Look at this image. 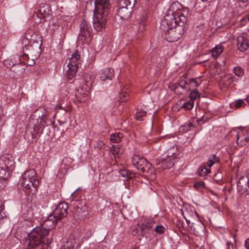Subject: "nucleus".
<instances>
[{
    "instance_id": "obj_49",
    "label": "nucleus",
    "mask_w": 249,
    "mask_h": 249,
    "mask_svg": "<svg viewBox=\"0 0 249 249\" xmlns=\"http://www.w3.org/2000/svg\"><path fill=\"white\" fill-rule=\"evenodd\" d=\"M6 179L3 178H0V190H1L5 186Z\"/></svg>"
},
{
    "instance_id": "obj_25",
    "label": "nucleus",
    "mask_w": 249,
    "mask_h": 249,
    "mask_svg": "<svg viewBox=\"0 0 249 249\" xmlns=\"http://www.w3.org/2000/svg\"><path fill=\"white\" fill-rule=\"evenodd\" d=\"M13 71L16 73L15 76L17 77L21 76L25 71V68L21 67L20 64H16L13 69Z\"/></svg>"
},
{
    "instance_id": "obj_17",
    "label": "nucleus",
    "mask_w": 249,
    "mask_h": 249,
    "mask_svg": "<svg viewBox=\"0 0 249 249\" xmlns=\"http://www.w3.org/2000/svg\"><path fill=\"white\" fill-rule=\"evenodd\" d=\"M155 221L152 219H148L140 226V228L142 233L148 232L150 230L154 229Z\"/></svg>"
},
{
    "instance_id": "obj_2",
    "label": "nucleus",
    "mask_w": 249,
    "mask_h": 249,
    "mask_svg": "<svg viewBox=\"0 0 249 249\" xmlns=\"http://www.w3.org/2000/svg\"><path fill=\"white\" fill-rule=\"evenodd\" d=\"M52 235L43 226L36 227L28 234L24 242L27 249H47L52 242Z\"/></svg>"
},
{
    "instance_id": "obj_32",
    "label": "nucleus",
    "mask_w": 249,
    "mask_h": 249,
    "mask_svg": "<svg viewBox=\"0 0 249 249\" xmlns=\"http://www.w3.org/2000/svg\"><path fill=\"white\" fill-rule=\"evenodd\" d=\"M119 101L121 102H124L129 99V96L127 91L124 90H122L119 95Z\"/></svg>"
},
{
    "instance_id": "obj_47",
    "label": "nucleus",
    "mask_w": 249,
    "mask_h": 249,
    "mask_svg": "<svg viewBox=\"0 0 249 249\" xmlns=\"http://www.w3.org/2000/svg\"><path fill=\"white\" fill-rule=\"evenodd\" d=\"M6 162L0 159V170H5L6 172L7 169H6Z\"/></svg>"
},
{
    "instance_id": "obj_12",
    "label": "nucleus",
    "mask_w": 249,
    "mask_h": 249,
    "mask_svg": "<svg viewBox=\"0 0 249 249\" xmlns=\"http://www.w3.org/2000/svg\"><path fill=\"white\" fill-rule=\"evenodd\" d=\"M68 207V204L66 202L62 201L58 204L54 210L53 214L60 220L67 215Z\"/></svg>"
},
{
    "instance_id": "obj_56",
    "label": "nucleus",
    "mask_w": 249,
    "mask_h": 249,
    "mask_svg": "<svg viewBox=\"0 0 249 249\" xmlns=\"http://www.w3.org/2000/svg\"><path fill=\"white\" fill-rule=\"evenodd\" d=\"M36 118V122L37 121V120H38V123H40V120H39V118H37L36 117L35 118Z\"/></svg>"
},
{
    "instance_id": "obj_27",
    "label": "nucleus",
    "mask_w": 249,
    "mask_h": 249,
    "mask_svg": "<svg viewBox=\"0 0 249 249\" xmlns=\"http://www.w3.org/2000/svg\"><path fill=\"white\" fill-rule=\"evenodd\" d=\"M197 172L200 177H205L210 172V170L205 165H201L199 167Z\"/></svg>"
},
{
    "instance_id": "obj_43",
    "label": "nucleus",
    "mask_w": 249,
    "mask_h": 249,
    "mask_svg": "<svg viewBox=\"0 0 249 249\" xmlns=\"http://www.w3.org/2000/svg\"><path fill=\"white\" fill-rule=\"evenodd\" d=\"M76 98H77V101L78 102L84 103V102H86V101L87 99V94L86 93H84L83 95L81 97H80V96H77L76 95Z\"/></svg>"
},
{
    "instance_id": "obj_48",
    "label": "nucleus",
    "mask_w": 249,
    "mask_h": 249,
    "mask_svg": "<svg viewBox=\"0 0 249 249\" xmlns=\"http://www.w3.org/2000/svg\"><path fill=\"white\" fill-rule=\"evenodd\" d=\"M174 153V148L172 147V148L168 150V151L167 152L166 157L171 158L172 156H173Z\"/></svg>"
},
{
    "instance_id": "obj_5",
    "label": "nucleus",
    "mask_w": 249,
    "mask_h": 249,
    "mask_svg": "<svg viewBox=\"0 0 249 249\" xmlns=\"http://www.w3.org/2000/svg\"><path fill=\"white\" fill-rule=\"evenodd\" d=\"M110 11L94 8L93 17V27L97 32L101 31L106 28L107 22L108 19V14Z\"/></svg>"
},
{
    "instance_id": "obj_54",
    "label": "nucleus",
    "mask_w": 249,
    "mask_h": 249,
    "mask_svg": "<svg viewBox=\"0 0 249 249\" xmlns=\"http://www.w3.org/2000/svg\"><path fill=\"white\" fill-rule=\"evenodd\" d=\"M22 57L24 59H26V58H28V55L27 54H24L22 55Z\"/></svg>"
},
{
    "instance_id": "obj_51",
    "label": "nucleus",
    "mask_w": 249,
    "mask_h": 249,
    "mask_svg": "<svg viewBox=\"0 0 249 249\" xmlns=\"http://www.w3.org/2000/svg\"><path fill=\"white\" fill-rule=\"evenodd\" d=\"M6 172L5 170H0V178L5 179V176L6 175Z\"/></svg>"
},
{
    "instance_id": "obj_41",
    "label": "nucleus",
    "mask_w": 249,
    "mask_h": 249,
    "mask_svg": "<svg viewBox=\"0 0 249 249\" xmlns=\"http://www.w3.org/2000/svg\"><path fill=\"white\" fill-rule=\"evenodd\" d=\"M193 125L192 123H189L188 124H185L182 125L180 127V129L184 132H186L188 131L191 127H193Z\"/></svg>"
},
{
    "instance_id": "obj_28",
    "label": "nucleus",
    "mask_w": 249,
    "mask_h": 249,
    "mask_svg": "<svg viewBox=\"0 0 249 249\" xmlns=\"http://www.w3.org/2000/svg\"><path fill=\"white\" fill-rule=\"evenodd\" d=\"M223 48L221 46H218L214 47L212 52V55L214 58H216L220 55L223 52Z\"/></svg>"
},
{
    "instance_id": "obj_39",
    "label": "nucleus",
    "mask_w": 249,
    "mask_h": 249,
    "mask_svg": "<svg viewBox=\"0 0 249 249\" xmlns=\"http://www.w3.org/2000/svg\"><path fill=\"white\" fill-rule=\"evenodd\" d=\"M154 230L159 234H162L164 232L165 229L161 225H156Z\"/></svg>"
},
{
    "instance_id": "obj_24",
    "label": "nucleus",
    "mask_w": 249,
    "mask_h": 249,
    "mask_svg": "<svg viewBox=\"0 0 249 249\" xmlns=\"http://www.w3.org/2000/svg\"><path fill=\"white\" fill-rule=\"evenodd\" d=\"M110 152L114 156L115 158H117L120 157L123 151L120 149L118 145H112L110 149Z\"/></svg>"
},
{
    "instance_id": "obj_53",
    "label": "nucleus",
    "mask_w": 249,
    "mask_h": 249,
    "mask_svg": "<svg viewBox=\"0 0 249 249\" xmlns=\"http://www.w3.org/2000/svg\"><path fill=\"white\" fill-rule=\"evenodd\" d=\"M239 2L245 3L249 1V0H236Z\"/></svg>"
},
{
    "instance_id": "obj_7",
    "label": "nucleus",
    "mask_w": 249,
    "mask_h": 249,
    "mask_svg": "<svg viewBox=\"0 0 249 249\" xmlns=\"http://www.w3.org/2000/svg\"><path fill=\"white\" fill-rule=\"evenodd\" d=\"M185 23H180L173 28L164 32L165 39L170 42H173L180 39L184 33V25Z\"/></svg>"
},
{
    "instance_id": "obj_50",
    "label": "nucleus",
    "mask_w": 249,
    "mask_h": 249,
    "mask_svg": "<svg viewBox=\"0 0 249 249\" xmlns=\"http://www.w3.org/2000/svg\"><path fill=\"white\" fill-rule=\"evenodd\" d=\"M85 80L86 82V84L88 87H89L92 85V82L91 81V78L89 76H85Z\"/></svg>"
},
{
    "instance_id": "obj_45",
    "label": "nucleus",
    "mask_w": 249,
    "mask_h": 249,
    "mask_svg": "<svg viewBox=\"0 0 249 249\" xmlns=\"http://www.w3.org/2000/svg\"><path fill=\"white\" fill-rule=\"evenodd\" d=\"M105 143L102 141H98L96 142V147L98 149H102L104 148Z\"/></svg>"
},
{
    "instance_id": "obj_59",
    "label": "nucleus",
    "mask_w": 249,
    "mask_h": 249,
    "mask_svg": "<svg viewBox=\"0 0 249 249\" xmlns=\"http://www.w3.org/2000/svg\"><path fill=\"white\" fill-rule=\"evenodd\" d=\"M228 249H229V247H228Z\"/></svg>"
},
{
    "instance_id": "obj_46",
    "label": "nucleus",
    "mask_w": 249,
    "mask_h": 249,
    "mask_svg": "<svg viewBox=\"0 0 249 249\" xmlns=\"http://www.w3.org/2000/svg\"><path fill=\"white\" fill-rule=\"evenodd\" d=\"M122 176L124 177H127V178H132L133 177V174L128 171H124L122 173Z\"/></svg>"
},
{
    "instance_id": "obj_22",
    "label": "nucleus",
    "mask_w": 249,
    "mask_h": 249,
    "mask_svg": "<svg viewBox=\"0 0 249 249\" xmlns=\"http://www.w3.org/2000/svg\"><path fill=\"white\" fill-rule=\"evenodd\" d=\"M174 158H171L168 160H164L162 161L160 167L164 170L172 168L175 164Z\"/></svg>"
},
{
    "instance_id": "obj_26",
    "label": "nucleus",
    "mask_w": 249,
    "mask_h": 249,
    "mask_svg": "<svg viewBox=\"0 0 249 249\" xmlns=\"http://www.w3.org/2000/svg\"><path fill=\"white\" fill-rule=\"evenodd\" d=\"M246 105L244 101L242 99H238L235 101V102L230 104V106L231 108L236 109L239 108L241 107H244Z\"/></svg>"
},
{
    "instance_id": "obj_34",
    "label": "nucleus",
    "mask_w": 249,
    "mask_h": 249,
    "mask_svg": "<svg viewBox=\"0 0 249 249\" xmlns=\"http://www.w3.org/2000/svg\"><path fill=\"white\" fill-rule=\"evenodd\" d=\"M77 213L81 214V216H86L88 214V208L86 206L83 205L80 208L78 207L77 209Z\"/></svg>"
},
{
    "instance_id": "obj_6",
    "label": "nucleus",
    "mask_w": 249,
    "mask_h": 249,
    "mask_svg": "<svg viewBox=\"0 0 249 249\" xmlns=\"http://www.w3.org/2000/svg\"><path fill=\"white\" fill-rule=\"evenodd\" d=\"M80 55L78 51H75L71 57L66 60L67 67L68 69L66 71V74L68 79L71 83L73 82V78L76 76V72L78 68V64H80L79 61Z\"/></svg>"
},
{
    "instance_id": "obj_15",
    "label": "nucleus",
    "mask_w": 249,
    "mask_h": 249,
    "mask_svg": "<svg viewBox=\"0 0 249 249\" xmlns=\"http://www.w3.org/2000/svg\"><path fill=\"white\" fill-rule=\"evenodd\" d=\"M237 47L241 52L246 51L249 48L248 35L242 33L237 37Z\"/></svg>"
},
{
    "instance_id": "obj_20",
    "label": "nucleus",
    "mask_w": 249,
    "mask_h": 249,
    "mask_svg": "<svg viewBox=\"0 0 249 249\" xmlns=\"http://www.w3.org/2000/svg\"><path fill=\"white\" fill-rule=\"evenodd\" d=\"M188 82H189V80H186L185 77H180V78L178 81V83L176 84L175 88L176 89H177L179 87H181L182 89L185 90H189L190 88L188 87Z\"/></svg>"
},
{
    "instance_id": "obj_37",
    "label": "nucleus",
    "mask_w": 249,
    "mask_h": 249,
    "mask_svg": "<svg viewBox=\"0 0 249 249\" xmlns=\"http://www.w3.org/2000/svg\"><path fill=\"white\" fill-rule=\"evenodd\" d=\"M146 115V112L141 109L139 111H138L135 115V118L137 120L142 121V118L145 116Z\"/></svg>"
},
{
    "instance_id": "obj_44",
    "label": "nucleus",
    "mask_w": 249,
    "mask_h": 249,
    "mask_svg": "<svg viewBox=\"0 0 249 249\" xmlns=\"http://www.w3.org/2000/svg\"><path fill=\"white\" fill-rule=\"evenodd\" d=\"M194 186L196 189H202L204 187V183L203 182H197L194 183Z\"/></svg>"
},
{
    "instance_id": "obj_35",
    "label": "nucleus",
    "mask_w": 249,
    "mask_h": 249,
    "mask_svg": "<svg viewBox=\"0 0 249 249\" xmlns=\"http://www.w3.org/2000/svg\"><path fill=\"white\" fill-rule=\"evenodd\" d=\"M4 161L6 162L5 164L7 170H12L15 168V164L13 160H10L9 159H7Z\"/></svg>"
},
{
    "instance_id": "obj_36",
    "label": "nucleus",
    "mask_w": 249,
    "mask_h": 249,
    "mask_svg": "<svg viewBox=\"0 0 249 249\" xmlns=\"http://www.w3.org/2000/svg\"><path fill=\"white\" fill-rule=\"evenodd\" d=\"M194 101L193 100H190L189 101L184 103L182 105V108H184L186 110L191 109L194 106Z\"/></svg>"
},
{
    "instance_id": "obj_33",
    "label": "nucleus",
    "mask_w": 249,
    "mask_h": 249,
    "mask_svg": "<svg viewBox=\"0 0 249 249\" xmlns=\"http://www.w3.org/2000/svg\"><path fill=\"white\" fill-rule=\"evenodd\" d=\"M56 225L55 224V223H52L50 221L46 219L44 221L43 223L41 226H43V227L48 229V231L50 232V230L51 229L53 228L54 227H55Z\"/></svg>"
},
{
    "instance_id": "obj_58",
    "label": "nucleus",
    "mask_w": 249,
    "mask_h": 249,
    "mask_svg": "<svg viewBox=\"0 0 249 249\" xmlns=\"http://www.w3.org/2000/svg\"><path fill=\"white\" fill-rule=\"evenodd\" d=\"M227 244H228V246H229L230 243H229V242H228V243H227Z\"/></svg>"
},
{
    "instance_id": "obj_52",
    "label": "nucleus",
    "mask_w": 249,
    "mask_h": 249,
    "mask_svg": "<svg viewBox=\"0 0 249 249\" xmlns=\"http://www.w3.org/2000/svg\"><path fill=\"white\" fill-rule=\"evenodd\" d=\"M245 246L246 249H249V238L245 241Z\"/></svg>"
},
{
    "instance_id": "obj_40",
    "label": "nucleus",
    "mask_w": 249,
    "mask_h": 249,
    "mask_svg": "<svg viewBox=\"0 0 249 249\" xmlns=\"http://www.w3.org/2000/svg\"><path fill=\"white\" fill-rule=\"evenodd\" d=\"M46 220H49V221H50L52 223H55L56 225V223L57 222V221L59 220L57 218V217H56V216H55L54 215V214H53H53H50V215H49L48 218H47V219Z\"/></svg>"
},
{
    "instance_id": "obj_55",
    "label": "nucleus",
    "mask_w": 249,
    "mask_h": 249,
    "mask_svg": "<svg viewBox=\"0 0 249 249\" xmlns=\"http://www.w3.org/2000/svg\"><path fill=\"white\" fill-rule=\"evenodd\" d=\"M245 100L248 103L249 105V95H248Z\"/></svg>"
},
{
    "instance_id": "obj_19",
    "label": "nucleus",
    "mask_w": 249,
    "mask_h": 249,
    "mask_svg": "<svg viewBox=\"0 0 249 249\" xmlns=\"http://www.w3.org/2000/svg\"><path fill=\"white\" fill-rule=\"evenodd\" d=\"M113 76V70L111 68H107L104 69L102 71L100 78L103 81L107 79L110 80Z\"/></svg>"
},
{
    "instance_id": "obj_42",
    "label": "nucleus",
    "mask_w": 249,
    "mask_h": 249,
    "mask_svg": "<svg viewBox=\"0 0 249 249\" xmlns=\"http://www.w3.org/2000/svg\"><path fill=\"white\" fill-rule=\"evenodd\" d=\"M234 73L238 76H240L243 75V71L240 67H236L234 69Z\"/></svg>"
},
{
    "instance_id": "obj_21",
    "label": "nucleus",
    "mask_w": 249,
    "mask_h": 249,
    "mask_svg": "<svg viewBox=\"0 0 249 249\" xmlns=\"http://www.w3.org/2000/svg\"><path fill=\"white\" fill-rule=\"evenodd\" d=\"M191 228L194 230L195 234H199L201 231H202L204 228L203 223L200 221H197L196 223H193L191 226Z\"/></svg>"
},
{
    "instance_id": "obj_10",
    "label": "nucleus",
    "mask_w": 249,
    "mask_h": 249,
    "mask_svg": "<svg viewBox=\"0 0 249 249\" xmlns=\"http://www.w3.org/2000/svg\"><path fill=\"white\" fill-rule=\"evenodd\" d=\"M37 116L36 115V112H35L31 115L29 119V122L30 124L34 125V129L38 134L45 126V125L47 123V120L46 119V116L44 115H42L41 116L39 115L38 117H39V120H40V123H38V120H37L36 122L35 118Z\"/></svg>"
},
{
    "instance_id": "obj_31",
    "label": "nucleus",
    "mask_w": 249,
    "mask_h": 249,
    "mask_svg": "<svg viewBox=\"0 0 249 249\" xmlns=\"http://www.w3.org/2000/svg\"><path fill=\"white\" fill-rule=\"evenodd\" d=\"M188 83V87L190 88V89L191 90V88H192L193 89H196L197 88L199 85L201 84V82H198L196 78L195 79H189V82Z\"/></svg>"
},
{
    "instance_id": "obj_1",
    "label": "nucleus",
    "mask_w": 249,
    "mask_h": 249,
    "mask_svg": "<svg viewBox=\"0 0 249 249\" xmlns=\"http://www.w3.org/2000/svg\"><path fill=\"white\" fill-rule=\"evenodd\" d=\"M188 15V9L182 8L178 2L173 3L170 6L168 14L160 22V28L164 33L178 23H186Z\"/></svg>"
},
{
    "instance_id": "obj_13",
    "label": "nucleus",
    "mask_w": 249,
    "mask_h": 249,
    "mask_svg": "<svg viewBox=\"0 0 249 249\" xmlns=\"http://www.w3.org/2000/svg\"><path fill=\"white\" fill-rule=\"evenodd\" d=\"M137 0H124L125 7H122L119 11L120 16L123 18H128L136 3Z\"/></svg>"
},
{
    "instance_id": "obj_29",
    "label": "nucleus",
    "mask_w": 249,
    "mask_h": 249,
    "mask_svg": "<svg viewBox=\"0 0 249 249\" xmlns=\"http://www.w3.org/2000/svg\"><path fill=\"white\" fill-rule=\"evenodd\" d=\"M219 162V159L215 154H213L207 161L206 164L209 167H212L215 163Z\"/></svg>"
},
{
    "instance_id": "obj_18",
    "label": "nucleus",
    "mask_w": 249,
    "mask_h": 249,
    "mask_svg": "<svg viewBox=\"0 0 249 249\" xmlns=\"http://www.w3.org/2000/svg\"><path fill=\"white\" fill-rule=\"evenodd\" d=\"M22 64V61L20 59V56L18 54H16L10 59H7L4 61V65L7 68H11L16 64Z\"/></svg>"
},
{
    "instance_id": "obj_16",
    "label": "nucleus",
    "mask_w": 249,
    "mask_h": 249,
    "mask_svg": "<svg viewBox=\"0 0 249 249\" xmlns=\"http://www.w3.org/2000/svg\"><path fill=\"white\" fill-rule=\"evenodd\" d=\"M95 9L104 10H110L111 3L110 0H95Z\"/></svg>"
},
{
    "instance_id": "obj_23",
    "label": "nucleus",
    "mask_w": 249,
    "mask_h": 249,
    "mask_svg": "<svg viewBox=\"0 0 249 249\" xmlns=\"http://www.w3.org/2000/svg\"><path fill=\"white\" fill-rule=\"evenodd\" d=\"M123 137V135L121 133L117 132L113 133L110 135V141L113 143H118L121 141Z\"/></svg>"
},
{
    "instance_id": "obj_30",
    "label": "nucleus",
    "mask_w": 249,
    "mask_h": 249,
    "mask_svg": "<svg viewBox=\"0 0 249 249\" xmlns=\"http://www.w3.org/2000/svg\"><path fill=\"white\" fill-rule=\"evenodd\" d=\"M76 244L75 240L73 238L68 239L66 242L63 246L68 249H74Z\"/></svg>"
},
{
    "instance_id": "obj_4",
    "label": "nucleus",
    "mask_w": 249,
    "mask_h": 249,
    "mask_svg": "<svg viewBox=\"0 0 249 249\" xmlns=\"http://www.w3.org/2000/svg\"><path fill=\"white\" fill-rule=\"evenodd\" d=\"M133 165L145 176L153 178L155 176V169L147 160L142 156L134 155L132 158Z\"/></svg>"
},
{
    "instance_id": "obj_9",
    "label": "nucleus",
    "mask_w": 249,
    "mask_h": 249,
    "mask_svg": "<svg viewBox=\"0 0 249 249\" xmlns=\"http://www.w3.org/2000/svg\"><path fill=\"white\" fill-rule=\"evenodd\" d=\"M51 12V8L48 4H42L40 5L39 9L33 14V18L35 22L40 23L42 22V19L50 15Z\"/></svg>"
},
{
    "instance_id": "obj_11",
    "label": "nucleus",
    "mask_w": 249,
    "mask_h": 249,
    "mask_svg": "<svg viewBox=\"0 0 249 249\" xmlns=\"http://www.w3.org/2000/svg\"><path fill=\"white\" fill-rule=\"evenodd\" d=\"M233 132L235 133L236 143L239 146H243L249 143V130L244 129Z\"/></svg>"
},
{
    "instance_id": "obj_3",
    "label": "nucleus",
    "mask_w": 249,
    "mask_h": 249,
    "mask_svg": "<svg viewBox=\"0 0 249 249\" xmlns=\"http://www.w3.org/2000/svg\"><path fill=\"white\" fill-rule=\"evenodd\" d=\"M36 173L34 169L27 170L22 175L19 180L21 187L28 195L33 196L37 192L39 181L36 177Z\"/></svg>"
},
{
    "instance_id": "obj_57",
    "label": "nucleus",
    "mask_w": 249,
    "mask_h": 249,
    "mask_svg": "<svg viewBox=\"0 0 249 249\" xmlns=\"http://www.w3.org/2000/svg\"><path fill=\"white\" fill-rule=\"evenodd\" d=\"M58 122L60 124H64L65 122H60V121H58Z\"/></svg>"
},
{
    "instance_id": "obj_8",
    "label": "nucleus",
    "mask_w": 249,
    "mask_h": 249,
    "mask_svg": "<svg viewBox=\"0 0 249 249\" xmlns=\"http://www.w3.org/2000/svg\"><path fill=\"white\" fill-rule=\"evenodd\" d=\"M80 32L78 35V38L83 43L90 42L91 36L92 28L89 22L83 20L80 25Z\"/></svg>"
},
{
    "instance_id": "obj_38",
    "label": "nucleus",
    "mask_w": 249,
    "mask_h": 249,
    "mask_svg": "<svg viewBox=\"0 0 249 249\" xmlns=\"http://www.w3.org/2000/svg\"><path fill=\"white\" fill-rule=\"evenodd\" d=\"M200 97V94L198 90L195 89L193 91H191L190 93V100H193L194 101L196 99L198 98H199Z\"/></svg>"
},
{
    "instance_id": "obj_14",
    "label": "nucleus",
    "mask_w": 249,
    "mask_h": 249,
    "mask_svg": "<svg viewBox=\"0 0 249 249\" xmlns=\"http://www.w3.org/2000/svg\"><path fill=\"white\" fill-rule=\"evenodd\" d=\"M248 176H241L237 182L238 191L241 194L247 193L249 188Z\"/></svg>"
}]
</instances>
